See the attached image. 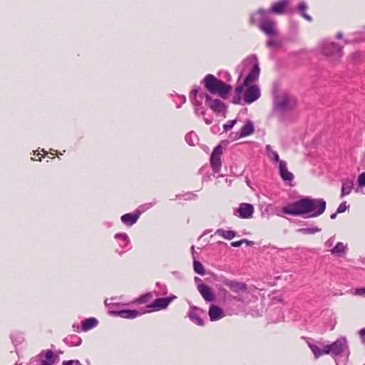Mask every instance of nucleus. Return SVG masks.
I'll use <instances>...</instances> for the list:
<instances>
[{"label": "nucleus", "mask_w": 365, "mask_h": 365, "mask_svg": "<svg viewBox=\"0 0 365 365\" xmlns=\"http://www.w3.org/2000/svg\"><path fill=\"white\" fill-rule=\"evenodd\" d=\"M353 185H354V184L352 182H344L342 184V187H341V197H343L349 195L351 191Z\"/></svg>", "instance_id": "33"}, {"label": "nucleus", "mask_w": 365, "mask_h": 365, "mask_svg": "<svg viewBox=\"0 0 365 365\" xmlns=\"http://www.w3.org/2000/svg\"><path fill=\"white\" fill-rule=\"evenodd\" d=\"M337 214H338V213H336V212H334V213H333V214H331V216H330V218H331V220L335 219V218L336 217Z\"/></svg>", "instance_id": "58"}, {"label": "nucleus", "mask_w": 365, "mask_h": 365, "mask_svg": "<svg viewBox=\"0 0 365 365\" xmlns=\"http://www.w3.org/2000/svg\"><path fill=\"white\" fill-rule=\"evenodd\" d=\"M254 125L251 120H247V123L240 128L239 133L235 134V138H241L248 136L253 133Z\"/></svg>", "instance_id": "21"}, {"label": "nucleus", "mask_w": 365, "mask_h": 365, "mask_svg": "<svg viewBox=\"0 0 365 365\" xmlns=\"http://www.w3.org/2000/svg\"><path fill=\"white\" fill-rule=\"evenodd\" d=\"M355 294L357 295H363L365 294V288H359L355 290Z\"/></svg>", "instance_id": "51"}, {"label": "nucleus", "mask_w": 365, "mask_h": 365, "mask_svg": "<svg viewBox=\"0 0 365 365\" xmlns=\"http://www.w3.org/2000/svg\"><path fill=\"white\" fill-rule=\"evenodd\" d=\"M63 342L68 346H78L81 344L82 339L80 336L73 334L64 338Z\"/></svg>", "instance_id": "25"}, {"label": "nucleus", "mask_w": 365, "mask_h": 365, "mask_svg": "<svg viewBox=\"0 0 365 365\" xmlns=\"http://www.w3.org/2000/svg\"><path fill=\"white\" fill-rule=\"evenodd\" d=\"M349 207V205L346 204V201H344L339 205L336 210V213H342L345 212Z\"/></svg>", "instance_id": "41"}, {"label": "nucleus", "mask_w": 365, "mask_h": 365, "mask_svg": "<svg viewBox=\"0 0 365 365\" xmlns=\"http://www.w3.org/2000/svg\"><path fill=\"white\" fill-rule=\"evenodd\" d=\"M242 244H246L247 245L252 246L255 244L254 241L249 240L247 239H242Z\"/></svg>", "instance_id": "54"}, {"label": "nucleus", "mask_w": 365, "mask_h": 365, "mask_svg": "<svg viewBox=\"0 0 365 365\" xmlns=\"http://www.w3.org/2000/svg\"><path fill=\"white\" fill-rule=\"evenodd\" d=\"M216 235L222 237L224 239L230 240L233 239L236 235L237 232L233 230H225L223 229H217L215 233Z\"/></svg>", "instance_id": "27"}, {"label": "nucleus", "mask_w": 365, "mask_h": 365, "mask_svg": "<svg viewBox=\"0 0 365 365\" xmlns=\"http://www.w3.org/2000/svg\"><path fill=\"white\" fill-rule=\"evenodd\" d=\"M196 98L197 99L201 101L202 102L203 99H205V104L207 105L209 101L211 100V96L206 93L202 91L200 87L195 86L191 92L190 98Z\"/></svg>", "instance_id": "20"}, {"label": "nucleus", "mask_w": 365, "mask_h": 365, "mask_svg": "<svg viewBox=\"0 0 365 365\" xmlns=\"http://www.w3.org/2000/svg\"><path fill=\"white\" fill-rule=\"evenodd\" d=\"M217 243L220 244V245H222V244L225 245V243L224 242H222V241H220Z\"/></svg>", "instance_id": "61"}, {"label": "nucleus", "mask_w": 365, "mask_h": 365, "mask_svg": "<svg viewBox=\"0 0 365 365\" xmlns=\"http://www.w3.org/2000/svg\"><path fill=\"white\" fill-rule=\"evenodd\" d=\"M309 346L313 352L315 358H319L321 356V349L317 345L309 344Z\"/></svg>", "instance_id": "39"}, {"label": "nucleus", "mask_w": 365, "mask_h": 365, "mask_svg": "<svg viewBox=\"0 0 365 365\" xmlns=\"http://www.w3.org/2000/svg\"><path fill=\"white\" fill-rule=\"evenodd\" d=\"M197 290L206 302H213L215 299V296L212 289L205 284H200L197 285Z\"/></svg>", "instance_id": "16"}, {"label": "nucleus", "mask_w": 365, "mask_h": 365, "mask_svg": "<svg viewBox=\"0 0 365 365\" xmlns=\"http://www.w3.org/2000/svg\"><path fill=\"white\" fill-rule=\"evenodd\" d=\"M259 66L257 61L256 60V63L252 66V69L249 72L248 75L245 78L244 81V86H248L252 82L256 81L259 78Z\"/></svg>", "instance_id": "15"}, {"label": "nucleus", "mask_w": 365, "mask_h": 365, "mask_svg": "<svg viewBox=\"0 0 365 365\" xmlns=\"http://www.w3.org/2000/svg\"><path fill=\"white\" fill-rule=\"evenodd\" d=\"M307 4H306L305 1L299 2V4H298V6H297V9H298L299 12L300 13L301 16L302 17H304L305 19H307V21H312V18L311 17V16L307 14L305 11L307 10Z\"/></svg>", "instance_id": "30"}, {"label": "nucleus", "mask_w": 365, "mask_h": 365, "mask_svg": "<svg viewBox=\"0 0 365 365\" xmlns=\"http://www.w3.org/2000/svg\"><path fill=\"white\" fill-rule=\"evenodd\" d=\"M185 139L187 143L190 145H195L198 143L199 141L197 134L193 131L186 134Z\"/></svg>", "instance_id": "31"}, {"label": "nucleus", "mask_w": 365, "mask_h": 365, "mask_svg": "<svg viewBox=\"0 0 365 365\" xmlns=\"http://www.w3.org/2000/svg\"><path fill=\"white\" fill-rule=\"evenodd\" d=\"M62 365H82L78 360L63 361Z\"/></svg>", "instance_id": "46"}, {"label": "nucleus", "mask_w": 365, "mask_h": 365, "mask_svg": "<svg viewBox=\"0 0 365 365\" xmlns=\"http://www.w3.org/2000/svg\"><path fill=\"white\" fill-rule=\"evenodd\" d=\"M38 356L41 359V365H53L59 359L58 356L49 349L42 351Z\"/></svg>", "instance_id": "11"}, {"label": "nucleus", "mask_w": 365, "mask_h": 365, "mask_svg": "<svg viewBox=\"0 0 365 365\" xmlns=\"http://www.w3.org/2000/svg\"><path fill=\"white\" fill-rule=\"evenodd\" d=\"M105 304L107 306L108 309V314L111 316H115V317H120L121 318L124 319H135L139 316H141L142 314L150 312L151 310H146L143 312H139L135 309H121V310H115L113 309V307L116 306L115 304H108V299L105 301Z\"/></svg>", "instance_id": "3"}, {"label": "nucleus", "mask_w": 365, "mask_h": 365, "mask_svg": "<svg viewBox=\"0 0 365 365\" xmlns=\"http://www.w3.org/2000/svg\"><path fill=\"white\" fill-rule=\"evenodd\" d=\"M191 102L192 105L195 106V113L196 115H205V110L202 107V101L197 99L196 98H191Z\"/></svg>", "instance_id": "29"}, {"label": "nucleus", "mask_w": 365, "mask_h": 365, "mask_svg": "<svg viewBox=\"0 0 365 365\" xmlns=\"http://www.w3.org/2000/svg\"><path fill=\"white\" fill-rule=\"evenodd\" d=\"M265 150L267 154V156H270V154L272 153V151H274L272 150V148L270 145H267L265 147Z\"/></svg>", "instance_id": "52"}, {"label": "nucleus", "mask_w": 365, "mask_h": 365, "mask_svg": "<svg viewBox=\"0 0 365 365\" xmlns=\"http://www.w3.org/2000/svg\"><path fill=\"white\" fill-rule=\"evenodd\" d=\"M343 36V34L341 32H338L336 35V38L340 39Z\"/></svg>", "instance_id": "57"}, {"label": "nucleus", "mask_w": 365, "mask_h": 365, "mask_svg": "<svg viewBox=\"0 0 365 365\" xmlns=\"http://www.w3.org/2000/svg\"><path fill=\"white\" fill-rule=\"evenodd\" d=\"M243 89H244V88H243L242 85L237 86L235 88V94H237V96H241V93H242Z\"/></svg>", "instance_id": "50"}, {"label": "nucleus", "mask_w": 365, "mask_h": 365, "mask_svg": "<svg viewBox=\"0 0 365 365\" xmlns=\"http://www.w3.org/2000/svg\"><path fill=\"white\" fill-rule=\"evenodd\" d=\"M239 217L242 219H249L252 216L254 212V207L249 203H241L237 210Z\"/></svg>", "instance_id": "18"}, {"label": "nucleus", "mask_w": 365, "mask_h": 365, "mask_svg": "<svg viewBox=\"0 0 365 365\" xmlns=\"http://www.w3.org/2000/svg\"><path fill=\"white\" fill-rule=\"evenodd\" d=\"M98 324L97 319L94 317H90L82 322L81 331H88L95 328Z\"/></svg>", "instance_id": "24"}, {"label": "nucleus", "mask_w": 365, "mask_h": 365, "mask_svg": "<svg viewBox=\"0 0 365 365\" xmlns=\"http://www.w3.org/2000/svg\"><path fill=\"white\" fill-rule=\"evenodd\" d=\"M295 106V100L293 96L287 93L276 96L274 100V109L277 111L284 112L292 109Z\"/></svg>", "instance_id": "5"}, {"label": "nucleus", "mask_w": 365, "mask_h": 365, "mask_svg": "<svg viewBox=\"0 0 365 365\" xmlns=\"http://www.w3.org/2000/svg\"><path fill=\"white\" fill-rule=\"evenodd\" d=\"M242 245V240H240V241H235V242H231V246H232V247H240Z\"/></svg>", "instance_id": "53"}, {"label": "nucleus", "mask_w": 365, "mask_h": 365, "mask_svg": "<svg viewBox=\"0 0 365 365\" xmlns=\"http://www.w3.org/2000/svg\"><path fill=\"white\" fill-rule=\"evenodd\" d=\"M193 268H194V271L197 274L202 275V276L205 274V268L200 262L195 260L193 262Z\"/></svg>", "instance_id": "35"}, {"label": "nucleus", "mask_w": 365, "mask_h": 365, "mask_svg": "<svg viewBox=\"0 0 365 365\" xmlns=\"http://www.w3.org/2000/svg\"><path fill=\"white\" fill-rule=\"evenodd\" d=\"M114 237L116 240H118L119 245L122 248H128V249L130 248L129 247V242H130L129 237L127 234H125V233L118 234V233L114 235Z\"/></svg>", "instance_id": "26"}, {"label": "nucleus", "mask_w": 365, "mask_h": 365, "mask_svg": "<svg viewBox=\"0 0 365 365\" xmlns=\"http://www.w3.org/2000/svg\"><path fill=\"white\" fill-rule=\"evenodd\" d=\"M260 96V89L258 86L249 85L244 92L243 99L246 103L251 104L259 98Z\"/></svg>", "instance_id": "9"}, {"label": "nucleus", "mask_w": 365, "mask_h": 365, "mask_svg": "<svg viewBox=\"0 0 365 365\" xmlns=\"http://www.w3.org/2000/svg\"><path fill=\"white\" fill-rule=\"evenodd\" d=\"M203 314V310L194 306L191 305L190 307V312L188 314V317L195 324L199 326L204 325V321L201 317V315Z\"/></svg>", "instance_id": "12"}, {"label": "nucleus", "mask_w": 365, "mask_h": 365, "mask_svg": "<svg viewBox=\"0 0 365 365\" xmlns=\"http://www.w3.org/2000/svg\"><path fill=\"white\" fill-rule=\"evenodd\" d=\"M290 0H279L274 2L269 10H265L264 9H259L258 13L260 14L262 18H264L265 15L268 13H272L274 14H282L285 12V10L289 4Z\"/></svg>", "instance_id": "7"}, {"label": "nucleus", "mask_w": 365, "mask_h": 365, "mask_svg": "<svg viewBox=\"0 0 365 365\" xmlns=\"http://www.w3.org/2000/svg\"><path fill=\"white\" fill-rule=\"evenodd\" d=\"M346 247L343 242H339L333 249L330 250L331 255L341 257L346 253Z\"/></svg>", "instance_id": "28"}, {"label": "nucleus", "mask_w": 365, "mask_h": 365, "mask_svg": "<svg viewBox=\"0 0 365 365\" xmlns=\"http://www.w3.org/2000/svg\"><path fill=\"white\" fill-rule=\"evenodd\" d=\"M205 123H206L207 124H210V121H209V120H207V119H205Z\"/></svg>", "instance_id": "62"}, {"label": "nucleus", "mask_w": 365, "mask_h": 365, "mask_svg": "<svg viewBox=\"0 0 365 365\" xmlns=\"http://www.w3.org/2000/svg\"><path fill=\"white\" fill-rule=\"evenodd\" d=\"M139 218V213H127L121 216L120 220L123 223L127 225H134Z\"/></svg>", "instance_id": "23"}, {"label": "nucleus", "mask_w": 365, "mask_h": 365, "mask_svg": "<svg viewBox=\"0 0 365 365\" xmlns=\"http://www.w3.org/2000/svg\"><path fill=\"white\" fill-rule=\"evenodd\" d=\"M271 160H272L274 162H277L279 164V162L282 161L279 159V155L276 151H272V153L270 154V156H268Z\"/></svg>", "instance_id": "45"}, {"label": "nucleus", "mask_w": 365, "mask_h": 365, "mask_svg": "<svg viewBox=\"0 0 365 365\" xmlns=\"http://www.w3.org/2000/svg\"><path fill=\"white\" fill-rule=\"evenodd\" d=\"M208 314L212 322L219 320L224 317L223 310L215 304L210 306Z\"/></svg>", "instance_id": "22"}, {"label": "nucleus", "mask_w": 365, "mask_h": 365, "mask_svg": "<svg viewBox=\"0 0 365 365\" xmlns=\"http://www.w3.org/2000/svg\"><path fill=\"white\" fill-rule=\"evenodd\" d=\"M259 28L263 33L269 36L277 34L275 22L272 19H264L259 24Z\"/></svg>", "instance_id": "13"}, {"label": "nucleus", "mask_w": 365, "mask_h": 365, "mask_svg": "<svg viewBox=\"0 0 365 365\" xmlns=\"http://www.w3.org/2000/svg\"><path fill=\"white\" fill-rule=\"evenodd\" d=\"M358 184L359 187H365V173H362L359 175Z\"/></svg>", "instance_id": "44"}, {"label": "nucleus", "mask_w": 365, "mask_h": 365, "mask_svg": "<svg viewBox=\"0 0 365 365\" xmlns=\"http://www.w3.org/2000/svg\"><path fill=\"white\" fill-rule=\"evenodd\" d=\"M282 46V41L279 39H269L267 41V46L269 48H279Z\"/></svg>", "instance_id": "37"}, {"label": "nucleus", "mask_w": 365, "mask_h": 365, "mask_svg": "<svg viewBox=\"0 0 365 365\" xmlns=\"http://www.w3.org/2000/svg\"><path fill=\"white\" fill-rule=\"evenodd\" d=\"M176 298L177 297L175 295H172L170 297L164 298H158L155 300H154L147 307L153 309L154 310L164 309L167 308L168 305Z\"/></svg>", "instance_id": "10"}, {"label": "nucleus", "mask_w": 365, "mask_h": 365, "mask_svg": "<svg viewBox=\"0 0 365 365\" xmlns=\"http://www.w3.org/2000/svg\"><path fill=\"white\" fill-rule=\"evenodd\" d=\"M207 106L216 113H225L227 110V106L225 103L219 99L212 100L211 98L210 101L207 103Z\"/></svg>", "instance_id": "19"}, {"label": "nucleus", "mask_w": 365, "mask_h": 365, "mask_svg": "<svg viewBox=\"0 0 365 365\" xmlns=\"http://www.w3.org/2000/svg\"><path fill=\"white\" fill-rule=\"evenodd\" d=\"M155 204H156V201H153L152 202H148V203L141 205L136 210V212L139 213V216H140L141 213H143V212H145L146 210H148V209L151 208Z\"/></svg>", "instance_id": "36"}, {"label": "nucleus", "mask_w": 365, "mask_h": 365, "mask_svg": "<svg viewBox=\"0 0 365 365\" xmlns=\"http://www.w3.org/2000/svg\"><path fill=\"white\" fill-rule=\"evenodd\" d=\"M156 286H158V287H160V282H156Z\"/></svg>", "instance_id": "63"}, {"label": "nucleus", "mask_w": 365, "mask_h": 365, "mask_svg": "<svg viewBox=\"0 0 365 365\" xmlns=\"http://www.w3.org/2000/svg\"><path fill=\"white\" fill-rule=\"evenodd\" d=\"M260 15L258 12L257 14H253L250 16V22L251 24H254L256 21L255 16L257 15Z\"/></svg>", "instance_id": "55"}, {"label": "nucleus", "mask_w": 365, "mask_h": 365, "mask_svg": "<svg viewBox=\"0 0 365 365\" xmlns=\"http://www.w3.org/2000/svg\"><path fill=\"white\" fill-rule=\"evenodd\" d=\"M241 101V96H237L235 94V96L232 98V103L234 104H240Z\"/></svg>", "instance_id": "49"}, {"label": "nucleus", "mask_w": 365, "mask_h": 365, "mask_svg": "<svg viewBox=\"0 0 365 365\" xmlns=\"http://www.w3.org/2000/svg\"><path fill=\"white\" fill-rule=\"evenodd\" d=\"M324 354H331L332 356L331 344L325 345L323 349H321V356Z\"/></svg>", "instance_id": "42"}, {"label": "nucleus", "mask_w": 365, "mask_h": 365, "mask_svg": "<svg viewBox=\"0 0 365 365\" xmlns=\"http://www.w3.org/2000/svg\"><path fill=\"white\" fill-rule=\"evenodd\" d=\"M359 334L361 338V343L365 345V328L361 329Z\"/></svg>", "instance_id": "47"}, {"label": "nucleus", "mask_w": 365, "mask_h": 365, "mask_svg": "<svg viewBox=\"0 0 365 365\" xmlns=\"http://www.w3.org/2000/svg\"><path fill=\"white\" fill-rule=\"evenodd\" d=\"M182 103H184L186 101V97L185 96H182L180 97Z\"/></svg>", "instance_id": "59"}, {"label": "nucleus", "mask_w": 365, "mask_h": 365, "mask_svg": "<svg viewBox=\"0 0 365 365\" xmlns=\"http://www.w3.org/2000/svg\"><path fill=\"white\" fill-rule=\"evenodd\" d=\"M165 292L162 294H166L167 293V289L165 287H164Z\"/></svg>", "instance_id": "60"}, {"label": "nucleus", "mask_w": 365, "mask_h": 365, "mask_svg": "<svg viewBox=\"0 0 365 365\" xmlns=\"http://www.w3.org/2000/svg\"><path fill=\"white\" fill-rule=\"evenodd\" d=\"M203 83L207 91L212 94H218L226 99L232 90V86L212 74H207L203 79Z\"/></svg>", "instance_id": "2"}, {"label": "nucleus", "mask_w": 365, "mask_h": 365, "mask_svg": "<svg viewBox=\"0 0 365 365\" xmlns=\"http://www.w3.org/2000/svg\"><path fill=\"white\" fill-rule=\"evenodd\" d=\"M251 63H252V60L249 59V58H247V59H245L240 65H238L237 66L236 71L239 73V74H240L239 77L240 78L242 77L243 71H244V69L245 68V67H247V66H249Z\"/></svg>", "instance_id": "34"}, {"label": "nucleus", "mask_w": 365, "mask_h": 365, "mask_svg": "<svg viewBox=\"0 0 365 365\" xmlns=\"http://www.w3.org/2000/svg\"><path fill=\"white\" fill-rule=\"evenodd\" d=\"M327 202L323 198L302 197L282 207V212L292 216L304 218L317 217L326 210Z\"/></svg>", "instance_id": "1"}, {"label": "nucleus", "mask_w": 365, "mask_h": 365, "mask_svg": "<svg viewBox=\"0 0 365 365\" xmlns=\"http://www.w3.org/2000/svg\"><path fill=\"white\" fill-rule=\"evenodd\" d=\"M334 240H335V237L334 236L333 237H331L330 238H329L327 242H325V245L326 247H330L332 246L334 242Z\"/></svg>", "instance_id": "48"}, {"label": "nucleus", "mask_w": 365, "mask_h": 365, "mask_svg": "<svg viewBox=\"0 0 365 365\" xmlns=\"http://www.w3.org/2000/svg\"><path fill=\"white\" fill-rule=\"evenodd\" d=\"M222 153V147L221 145H217L210 156V165L214 173L220 172L222 166L220 156Z\"/></svg>", "instance_id": "8"}, {"label": "nucleus", "mask_w": 365, "mask_h": 365, "mask_svg": "<svg viewBox=\"0 0 365 365\" xmlns=\"http://www.w3.org/2000/svg\"><path fill=\"white\" fill-rule=\"evenodd\" d=\"M279 175L284 182H285L287 185H291L294 176L292 173L288 170L287 168V163L285 161L279 162Z\"/></svg>", "instance_id": "14"}, {"label": "nucleus", "mask_w": 365, "mask_h": 365, "mask_svg": "<svg viewBox=\"0 0 365 365\" xmlns=\"http://www.w3.org/2000/svg\"><path fill=\"white\" fill-rule=\"evenodd\" d=\"M236 123H237L236 120H232L227 121V123L226 124H225L223 126L225 131H227V130L232 129Z\"/></svg>", "instance_id": "43"}, {"label": "nucleus", "mask_w": 365, "mask_h": 365, "mask_svg": "<svg viewBox=\"0 0 365 365\" xmlns=\"http://www.w3.org/2000/svg\"><path fill=\"white\" fill-rule=\"evenodd\" d=\"M321 228L318 227H307V228H299L297 232L304 235H313L321 231Z\"/></svg>", "instance_id": "32"}, {"label": "nucleus", "mask_w": 365, "mask_h": 365, "mask_svg": "<svg viewBox=\"0 0 365 365\" xmlns=\"http://www.w3.org/2000/svg\"><path fill=\"white\" fill-rule=\"evenodd\" d=\"M332 349V357L339 356L340 355H345L349 357L350 350L348 345V341L345 336H341L337 339L335 341L331 344Z\"/></svg>", "instance_id": "6"}, {"label": "nucleus", "mask_w": 365, "mask_h": 365, "mask_svg": "<svg viewBox=\"0 0 365 365\" xmlns=\"http://www.w3.org/2000/svg\"><path fill=\"white\" fill-rule=\"evenodd\" d=\"M222 282L225 286L228 287L232 291L236 293L247 291V284L245 283L230 280L226 278L224 279Z\"/></svg>", "instance_id": "17"}, {"label": "nucleus", "mask_w": 365, "mask_h": 365, "mask_svg": "<svg viewBox=\"0 0 365 365\" xmlns=\"http://www.w3.org/2000/svg\"><path fill=\"white\" fill-rule=\"evenodd\" d=\"M334 358L336 365H346L349 359V357H346L345 355H340Z\"/></svg>", "instance_id": "38"}, {"label": "nucleus", "mask_w": 365, "mask_h": 365, "mask_svg": "<svg viewBox=\"0 0 365 365\" xmlns=\"http://www.w3.org/2000/svg\"><path fill=\"white\" fill-rule=\"evenodd\" d=\"M321 51L324 56L333 61L339 59L343 55L341 47L337 43L329 41L322 42Z\"/></svg>", "instance_id": "4"}, {"label": "nucleus", "mask_w": 365, "mask_h": 365, "mask_svg": "<svg viewBox=\"0 0 365 365\" xmlns=\"http://www.w3.org/2000/svg\"><path fill=\"white\" fill-rule=\"evenodd\" d=\"M73 328L74 329V330L76 331H80V327H79V325L78 324H73Z\"/></svg>", "instance_id": "56"}, {"label": "nucleus", "mask_w": 365, "mask_h": 365, "mask_svg": "<svg viewBox=\"0 0 365 365\" xmlns=\"http://www.w3.org/2000/svg\"><path fill=\"white\" fill-rule=\"evenodd\" d=\"M195 281H197V280L200 281V278H198V277H195Z\"/></svg>", "instance_id": "64"}, {"label": "nucleus", "mask_w": 365, "mask_h": 365, "mask_svg": "<svg viewBox=\"0 0 365 365\" xmlns=\"http://www.w3.org/2000/svg\"><path fill=\"white\" fill-rule=\"evenodd\" d=\"M151 296L152 293H146L145 294H143L138 299V302L140 304L146 303L148 301L149 298L151 297Z\"/></svg>", "instance_id": "40"}]
</instances>
